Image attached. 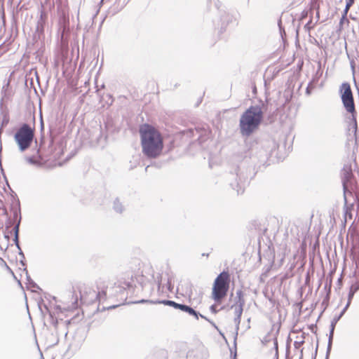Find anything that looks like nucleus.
Listing matches in <instances>:
<instances>
[{
  "instance_id": "45",
  "label": "nucleus",
  "mask_w": 359,
  "mask_h": 359,
  "mask_svg": "<svg viewBox=\"0 0 359 359\" xmlns=\"http://www.w3.org/2000/svg\"><path fill=\"white\" fill-rule=\"evenodd\" d=\"M117 306H118V305H112V306H108V307H107V308L103 307V308H102V310H106V309L109 310V309H115V308H116Z\"/></svg>"
},
{
  "instance_id": "30",
  "label": "nucleus",
  "mask_w": 359,
  "mask_h": 359,
  "mask_svg": "<svg viewBox=\"0 0 359 359\" xmlns=\"http://www.w3.org/2000/svg\"><path fill=\"white\" fill-rule=\"evenodd\" d=\"M185 286H186V290H185L186 295L188 296L189 298H191L193 295V292H192L193 285L190 282H187V283H185Z\"/></svg>"
},
{
  "instance_id": "33",
  "label": "nucleus",
  "mask_w": 359,
  "mask_h": 359,
  "mask_svg": "<svg viewBox=\"0 0 359 359\" xmlns=\"http://www.w3.org/2000/svg\"><path fill=\"white\" fill-rule=\"evenodd\" d=\"M279 332V329L276 331V335L273 338V348L275 349V353L278 352V339H277V335Z\"/></svg>"
},
{
  "instance_id": "59",
  "label": "nucleus",
  "mask_w": 359,
  "mask_h": 359,
  "mask_svg": "<svg viewBox=\"0 0 359 359\" xmlns=\"http://www.w3.org/2000/svg\"><path fill=\"white\" fill-rule=\"evenodd\" d=\"M68 334V331H66L65 333V335L67 336Z\"/></svg>"
},
{
  "instance_id": "27",
  "label": "nucleus",
  "mask_w": 359,
  "mask_h": 359,
  "mask_svg": "<svg viewBox=\"0 0 359 359\" xmlns=\"http://www.w3.org/2000/svg\"><path fill=\"white\" fill-rule=\"evenodd\" d=\"M24 271L26 273L27 284H29L33 288L40 289L39 285L31 278L26 268L24 269Z\"/></svg>"
},
{
  "instance_id": "57",
  "label": "nucleus",
  "mask_w": 359,
  "mask_h": 359,
  "mask_svg": "<svg viewBox=\"0 0 359 359\" xmlns=\"http://www.w3.org/2000/svg\"><path fill=\"white\" fill-rule=\"evenodd\" d=\"M39 309L41 310V311L42 312V313H44L43 309H42V306L39 305Z\"/></svg>"
},
{
  "instance_id": "52",
  "label": "nucleus",
  "mask_w": 359,
  "mask_h": 359,
  "mask_svg": "<svg viewBox=\"0 0 359 359\" xmlns=\"http://www.w3.org/2000/svg\"><path fill=\"white\" fill-rule=\"evenodd\" d=\"M318 345L317 344L316 348V351H315L314 359H316V354H317V351H318Z\"/></svg>"
},
{
  "instance_id": "28",
  "label": "nucleus",
  "mask_w": 359,
  "mask_h": 359,
  "mask_svg": "<svg viewBox=\"0 0 359 359\" xmlns=\"http://www.w3.org/2000/svg\"><path fill=\"white\" fill-rule=\"evenodd\" d=\"M271 332H271H269L261 340V342L263 345L266 346L268 343L273 340V337L271 336Z\"/></svg>"
},
{
  "instance_id": "12",
  "label": "nucleus",
  "mask_w": 359,
  "mask_h": 359,
  "mask_svg": "<svg viewBox=\"0 0 359 359\" xmlns=\"http://www.w3.org/2000/svg\"><path fill=\"white\" fill-rule=\"evenodd\" d=\"M43 308L45 309V311L46 313H48L49 315L50 323L54 327L55 334H56L55 339L54 341H51V344H50L49 346H55V345L57 344L59 342V338H58L57 335L59 334V330H60V327H61L62 324H63L64 326L67 327L68 325L70 324V320H67L63 321L61 319L60 322H59V320L56 318L54 317L53 313L49 310L48 307L46 304H43Z\"/></svg>"
},
{
  "instance_id": "10",
  "label": "nucleus",
  "mask_w": 359,
  "mask_h": 359,
  "mask_svg": "<svg viewBox=\"0 0 359 359\" xmlns=\"http://www.w3.org/2000/svg\"><path fill=\"white\" fill-rule=\"evenodd\" d=\"M107 291L102 290L101 291H95L93 289L89 288L83 293L80 292V300L83 304H91L97 301L100 303L102 300L106 299Z\"/></svg>"
},
{
  "instance_id": "23",
  "label": "nucleus",
  "mask_w": 359,
  "mask_h": 359,
  "mask_svg": "<svg viewBox=\"0 0 359 359\" xmlns=\"http://www.w3.org/2000/svg\"><path fill=\"white\" fill-rule=\"evenodd\" d=\"M152 279L154 280V284L157 285V293H159L161 287V282H162V275L161 273H158L156 277L154 275L152 276Z\"/></svg>"
},
{
  "instance_id": "5",
  "label": "nucleus",
  "mask_w": 359,
  "mask_h": 359,
  "mask_svg": "<svg viewBox=\"0 0 359 359\" xmlns=\"http://www.w3.org/2000/svg\"><path fill=\"white\" fill-rule=\"evenodd\" d=\"M292 97V93L290 90H285L284 92L276 91L272 97L266 98L264 102L260 103L264 107L265 112L268 114V119L270 123L273 121V116L276 111L285 106Z\"/></svg>"
},
{
  "instance_id": "3",
  "label": "nucleus",
  "mask_w": 359,
  "mask_h": 359,
  "mask_svg": "<svg viewBox=\"0 0 359 359\" xmlns=\"http://www.w3.org/2000/svg\"><path fill=\"white\" fill-rule=\"evenodd\" d=\"M140 135L143 154L150 158L160 156L163 148L161 133L152 126L144 124L140 128Z\"/></svg>"
},
{
  "instance_id": "11",
  "label": "nucleus",
  "mask_w": 359,
  "mask_h": 359,
  "mask_svg": "<svg viewBox=\"0 0 359 359\" xmlns=\"http://www.w3.org/2000/svg\"><path fill=\"white\" fill-rule=\"evenodd\" d=\"M182 138L188 140L189 139H194L190 140L189 144H194L197 142L199 145H201L207 139V132L202 128H189L187 130H182Z\"/></svg>"
},
{
  "instance_id": "25",
  "label": "nucleus",
  "mask_w": 359,
  "mask_h": 359,
  "mask_svg": "<svg viewBox=\"0 0 359 359\" xmlns=\"http://www.w3.org/2000/svg\"><path fill=\"white\" fill-rule=\"evenodd\" d=\"M348 308H346V306H344V308L342 309V311L340 312V313L338 316H336L332 320H331V325L335 326L337 323V322L341 319V318L344 315L345 312Z\"/></svg>"
},
{
  "instance_id": "58",
  "label": "nucleus",
  "mask_w": 359,
  "mask_h": 359,
  "mask_svg": "<svg viewBox=\"0 0 359 359\" xmlns=\"http://www.w3.org/2000/svg\"><path fill=\"white\" fill-rule=\"evenodd\" d=\"M109 98H111V104H112V102H113L112 97H111V95H109Z\"/></svg>"
},
{
  "instance_id": "24",
  "label": "nucleus",
  "mask_w": 359,
  "mask_h": 359,
  "mask_svg": "<svg viewBox=\"0 0 359 359\" xmlns=\"http://www.w3.org/2000/svg\"><path fill=\"white\" fill-rule=\"evenodd\" d=\"M1 116H2L1 124L2 127H6L10 121L9 114L8 111H2L1 113Z\"/></svg>"
},
{
  "instance_id": "16",
  "label": "nucleus",
  "mask_w": 359,
  "mask_h": 359,
  "mask_svg": "<svg viewBox=\"0 0 359 359\" xmlns=\"http://www.w3.org/2000/svg\"><path fill=\"white\" fill-rule=\"evenodd\" d=\"M243 296L244 294L242 290H238L236 291L234 304L231 306L232 309L236 306L243 308V306L245 304V299Z\"/></svg>"
},
{
  "instance_id": "61",
  "label": "nucleus",
  "mask_w": 359,
  "mask_h": 359,
  "mask_svg": "<svg viewBox=\"0 0 359 359\" xmlns=\"http://www.w3.org/2000/svg\"><path fill=\"white\" fill-rule=\"evenodd\" d=\"M118 11H114V12L113 13V15L116 14Z\"/></svg>"
},
{
  "instance_id": "26",
  "label": "nucleus",
  "mask_w": 359,
  "mask_h": 359,
  "mask_svg": "<svg viewBox=\"0 0 359 359\" xmlns=\"http://www.w3.org/2000/svg\"><path fill=\"white\" fill-rule=\"evenodd\" d=\"M322 74L323 71L321 69V65L319 63L316 73L313 77L312 81L311 82H312V83L315 85V83H316L318 81L320 77L322 76Z\"/></svg>"
},
{
  "instance_id": "40",
  "label": "nucleus",
  "mask_w": 359,
  "mask_h": 359,
  "mask_svg": "<svg viewBox=\"0 0 359 359\" xmlns=\"http://www.w3.org/2000/svg\"><path fill=\"white\" fill-rule=\"evenodd\" d=\"M311 20H310L305 25H304V29L307 32H309L311 30V29L312 28V27L311 26Z\"/></svg>"
},
{
  "instance_id": "56",
  "label": "nucleus",
  "mask_w": 359,
  "mask_h": 359,
  "mask_svg": "<svg viewBox=\"0 0 359 359\" xmlns=\"http://www.w3.org/2000/svg\"><path fill=\"white\" fill-rule=\"evenodd\" d=\"M55 309H58V310H60V311H61V307H60V306H55Z\"/></svg>"
},
{
  "instance_id": "13",
  "label": "nucleus",
  "mask_w": 359,
  "mask_h": 359,
  "mask_svg": "<svg viewBox=\"0 0 359 359\" xmlns=\"http://www.w3.org/2000/svg\"><path fill=\"white\" fill-rule=\"evenodd\" d=\"M133 287L132 281H124L123 283H115L114 285L109 288V293L110 295L118 297L123 294L127 288Z\"/></svg>"
},
{
  "instance_id": "9",
  "label": "nucleus",
  "mask_w": 359,
  "mask_h": 359,
  "mask_svg": "<svg viewBox=\"0 0 359 359\" xmlns=\"http://www.w3.org/2000/svg\"><path fill=\"white\" fill-rule=\"evenodd\" d=\"M236 19L232 13L226 10H219L218 18L213 21L215 30L218 35L227 31L228 27L233 24Z\"/></svg>"
},
{
  "instance_id": "19",
  "label": "nucleus",
  "mask_w": 359,
  "mask_h": 359,
  "mask_svg": "<svg viewBox=\"0 0 359 359\" xmlns=\"http://www.w3.org/2000/svg\"><path fill=\"white\" fill-rule=\"evenodd\" d=\"M12 211L13 213V219L15 221V223L17 221H20V222H21L22 216L19 200L17 201L15 205L12 207Z\"/></svg>"
},
{
  "instance_id": "62",
  "label": "nucleus",
  "mask_w": 359,
  "mask_h": 359,
  "mask_svg": "<svg viewBox=\"0 0 359 359\" xmlns=\"http://www.w3.org/2000/svg\"><path fill=\"white\" fill-rule=\"evenodd\" d=\"M203 256H208V254H203Z\"/></svg>"
},
{
  "instance_id": "63",
  "label": "nucleus",
  "mask_w": 359,
  "mask_h": 359,
  "mask_svg": "<svg viewBox=\"0 0 359 359\" xmlns=\"http://www.w3.org/2000/svg\"><path fill=\"white\" fill-rule=\"evenodd\" d=\"M203 256H208V254H203Z\"/></svg>"
},
{
  "instance_id": "38",
  "label": "nucleus",
  "mask_w": 359,
  "mask_h": 359,
  "mask_svg": "<svg viewBox=\"0 0 359 359\" xmlns=\"http://www.w3.org/2000/svg\"><path fill=\"white\" fill-rule=\"evenodd\" d=\"M304 341L303 340H302V341H295L294 342V348H295L296 349H299V348L301 347V346L304 344Z\"/></svg>"
},
{
  "instance_id": "37",
  "label": "nucleus",
  "mask_w": 359,
  "mask_h": 359,
  "mask_svg": "<svg viewBox=\"0 0 359 359\" xmlns=\"http://www.w3.org/2000/svg\"><path fill=\"white\" fill-rule=\"evenodd\" d=\"M241 317H240V316H235V318H234V323L236 324L237 330H238V327H239V325L241 323Z\"/></svg>"
},
{
  "instance_id": "46",
  "label": "nucleus",
  "mask_w": 359,
  "mask_h": 359,
  "mask_svg": "<svg viewBox=\"0 0 359 359\" xmlns=\"http://www.w3.org/2000/svg\"><path fill=\"white\" fill-rule=\"evenodd\" d=\"M151 287H154V285L151 283H149V285H147V284L142 285V288H143L144 290H145L147 287L150 288Z\"/></svg>"
},
{
  "instance_id": "60",
  "label": "nucleus",
  "mask_w": 359,
  "mask_h": 359,
  "mask_svg": "<svg viewBox=\"0 0 359 359\" xmlns=\"http://www.w3.org/2000/svg\"><path fill=\"white\" fill-rule=\"evenodd\" d=\"M302 352H303V350L302 349L301 353H302ZM302 355H301L300 359H302Z\"/></svg>"
},
{
  "instance_id": "1",
  "label": "nucleus",
  "mask_w": 359,
  "mask_h": 359,
  "mask_svg": "<svg viewBox=\"0 0 359 359\" xmlns=\"http://www.w3.org/2000/svg\"><path fill=\"white\" fill-rule=\"evenodd\" d=\"M275 147V142L267 139L245 142L233 148L228 160L231 167L229 180L238 195L244 192L246 182L255 176L257 170L269 165Z\"/></svg>"
},
{
  "instance_id": "8",
  "label": "nucleus",
  "mask_w": 359,
  "mask_h": 359,
  "mask_svg": "<svg viewBox=\"0 0 359 359\" xmlns=\"http://www.w3.org/2000/svg\"><path fill=\"white\" fill-rule=\"evenodd\" d=\"M34 137V128H32L27 123H23L14 135V139L21 151H24L30 147Z\"/></svg>"
},
{
  "instance_id": "48",
  "label": "nucleus",
  "mask_w": 359,
  "mask_h": 359,
  "mask_svg": "<svg viewBox=\"0 0 359 359\" xmlns=\"http://www.w3.org/2000/svg\"><path fill=\"white\" fill-rule=\"evenodd\" d=\"M231 353H232V351L231 350ZM236 355H236V351H235L233 355H231L232 359H236Z\"/></svg>"
},
{
  "instance_id": "53",
  "label": "nucleus",
  "mask_w": 359,
  "mask_h": 359,
  "mask_svg": "<svg viewBox=\"0 0 359 359\" xmlns=\"http://www.w3.org/2000/svg\"><path fill=\"white\" fill-rule=\"evenodd\" d=\"M41 129L43 130V121L41 120Z\"/></svg>"
},
{
  "instance_id": "18",
  "label": "nucleus",
  "mask_w": 359,
  "mask_h": 359,
  "mask_svg": "<svg viewBox=\"0 0 359 359\" xmlns=\"http://www.w3.org/2000/svg\"><path fill=\"white\" fill-rule=\"evenodd\" d=\"M180 310L187 313L190 316H194L196 320L198 319V315H200V313L194 309L190 306L182 304Z\"/></svg>"
},
{
  "instance_id": "31",
  "label": "nucleus",
  "mask_w": 359,
  "mask_h": 359,
  "mask_svg": "<svg viewBox=\"0 0 359 359\" xmlns=\"http://www.w3.org/2000/svg\"><path fill=\"white\" fill-rule=\"evenodd\" d=\"M9 84H10V83H9V81H8L6 85H4L2 88L1 94H2V97H4V99L8 98L10 96V94L8 92V88L9 86Z\"/></svg>"
},
{
  "instance_id": "6",
  "label": "nucleus",
  "mask_w": 359,
  "mask_h": 359,
  "mask_svg": "<svg viewBox=\"0 0 359 359\" xmlns=\"http://www.w3.org/2000/svg\"><path fill=\"white\" fill-rule=\"evenodd\" d=\"M339 93L344 107L347 112L351 114V123L350 125L355 133L357 130L356 111L351 85L347 82L343 83L340 86Z\"/></svg>"
},
{
  "instance_id": "42",
  "label": "nucleus",
  "mask_w": 359,
  "mask_h": 359,
  "mask_svg": "<svg viewBox=\"0 0 359 359\" xmlns=\"http://www.w3.org/2000/svg\"><path fill=\"white\" fill-rule=\"evenodd\" d=\"M199 317H201V318H204L205 320H206L207 321H208L211 325H212L214 327H216L215 324L212 321H211V320H210L208 318H207L205 316H204L203 315H202V314H201V313H200V315H198V318H199Z\"/></svg>"
},
{
  "instance_id": "43",
  "label": "nucleus",
  "mask_w": 359,
  "mask_h": 359,
  "mask_svg": "<svg viewBox=\"0 0 359 359\" xmlns=\"http://www.w3.org/2000/svg\"><path fill=\"white\" fill-rule=\"evenodd\" d=\"M210 309L213 313H216L217 312V306L215 305H212L210 307Z\"/></svg>"
},
{
  "instance_id": "7",
  "label": "nucleus",
  "mask_w": 359,
  "mask_h": 359,
  "mask_svg": "<svg viewBox=\"0 0 359 359\" xmlns=\"http://www.w3.org/2000/svg\"><path fill=\"white\" fill-rule=\"evenodd\" d=\"M230 283L229 272L222 271L215 278L212 292V297L216 303H221L226 296Z\"/></svg>"
},
{
  "instance_id": "44",
  "label": "nucleus",
  "mask_w": 359,
  "mask_h": 359,
  "mask_svg": "<svg viewBox=\"0 0 359 359\" xmlns=\"http://www.w3.org/2000/svg\"><path fill=\"white\" fill-rule=\"evenodd\" d=\"M350 9H346V8L345 7L344 11H343V13H342V15H343V18H346V16H347V14H348V12Z\"/></svg>"
},
{
  "instance_id": "35",
  "label": "nucleus",
  "mask_w": 359,
  "mask_h": 359,
  "mask_svg": "<svg viewBox=\"0 0 359 359\" xmlns=\"http://www.w3.org/2000/svg\"><path fill=\"white\" fill-rule=\"evenodd\" d=\"M355 0H346V9H350L351 7L353 5Z\"/></svg>"
},
{
  "instance_id": "51",
  "label": "nucleus",
  "mask_w": 359,
  "mask_h": 359,
  "mask_svg": "<svg viewBox=\"0 0 359 359\" xmlns=\"http://www.w3.org/2000/svg\"><path fill=\"white\" fill-rule=\"evenodd\" d=\"M273 359H278V352L275 353Z\"/></svg>"
},
{
  "instance_id": "50",
  "label": "nucleus",
  "mask_w": 359,
  "mask_h": 359,
  "mask_svg": "<svg viewBox=\"0 0 359 359\" xmlns=\"http://www.w3.org/2000/svg\"><path fill=\"white\" fill-rule=\"evenodd\" d=\"M104 1V0H101V1H100V3H99V4H98V6H99V7H100V8L103 5Z\"/></svg>"
},
{
  "instance_id": "2",
  "label": "nucleus",
  "mask_w": 359,
  "mask_h": 359,
  "mask_svg": "<svg viewBox=\"0 0 359 359\" xmlns=\"http://www.w3.org/2000/svg\"><path fill=\"white\" fill-rule=\"evenodd\" d=\"M344 189V217L352 218L351 210L357 203V212H359V184L353 173L351 165L346 164L341 171Z\"/></svg>"
},
{
  "instance_id": "29",
  "label": "nucleus",
  "mask_w": 359,
  "mask_h": 359,
  "mask_svg": "<svg viewBox=\"0 0 359 359\" xmlns=\"http://www.w3.org/2000/svg\"><path fill=\"white\" fill-rule=\"evenodd\" d=\"M18 249V255L20 257V264L22 265V266H24L26 268V262H25V257L24 255V252H22L20 246L19 245V248H17Z\"/></svg>"
},
{
  "instance_id": "17",
  "label": "nucleus",
  "mask_w": 359,
  "mask_h": 359,
  "mask_svg": "<svg viewBox=\"0 0 359 359\" xmlns=\"http://www.w3.org/2000/svg\"><path fill=\"white\" fill-rule=\"evenodd\" d=\"M334 329H335V326L330 325V332H329V336H328V342H327V351H326V354H325V359H329V358H330V352L332 350Z\"/></svg>"
},
{
  "instance_id": "34",
  "label": "nucleus",
  "mask_w": 359,
  "mask_h": 359,
  "mask_svg": "<svg viewBox=\"0 0 359 359\" xmlns=\"http://www.w3.org/2000/svg\"><path fill=\"white\" fill-rule=\"evenodd\" d=\"M233 308H234L235 316H240V317H241L243 311V308L238 307V306L233 307Z\"/></svg>"
},
{
  "instance_id": "47",
  "label": "nucleus",
  "mask_w": 359,
  "mask_h": 359,
  "mask_svg": "<svg viewBox=\"0 0 359 359\" xmlns=\"http://www.w3.org/2000/svg\"><path fill=\"white\" fill-rule=\"evenodd\" d=\"M77 302H78V297H76L74 302L73 303V304H74L73 307H76L77 306Z\"/></svg>"
},
{
  "instance_id": "4",
  "label": "nucleus",
  "mask_w": 359,
  "mask_h": 359,
  "mask_svg": "<svg viewBox=\"0 0 359 359\" xmlns=\"http://www.w3.org/2000/svg\"><path fill=\"white\" fill-rule=\"evenodd\" d=\"M264 114H266L261 104L252 105L241 116L239 121L240 133L243 137H250L261 124Z\"/></svg>"
},
{
  "instance_id": "39",
  "label": "nucleus",
  "mask_w": 359,
  "mask_h": 359,
  "mask_svg": "<svg viewBox=\"0 0 359 359\" xmlns=\"http://www.w3.org/2000/svg\"><path fill=\"white\" fill-rule=\"evenodd\" d=\"M167 287H168V290L170 291V292H172V290H173V285H172L171 283V280L170 278H168V281H167Z\"/></svg>"
},
{
  "instance_id": "41",
  "label": "nucleus",
  "mask_w": 359,
  "mask_h": 359,
  "mask_svg": "<svg viewBox=\"0 0 359 359\" xmlns=\"http://www.w3.org/2000/svg\"><path fill=\"white\" fill-rule=\"evenodd\" d=\"M314 88V84H313L312 82H309L308 87L306 88V93L310 94L311 93L310 88Z\"/></svg>"
},
{
  "instance_id": "32",
  "label": "nucleus",
  "mask_w": 359,
  "mask_h": 359,
  "mask_svg": "<svg viewBox=\"0 0 359 359\" xmlns=\"http://www.w3.org/2000/svg\"><path fill=\"white\" fill-rule=\"evenodd\" d=\"M330 292H331V283H330L328 292H327L326 296L322 302V304L325 305V307L328 305V302H329L330 297Z\"/></svg>"
},
{
  "instance_id": "21",
  "label": "nucleus",
  "mask_w": 359,
  "mask_h": 359,
  "mask_svg": "<svg viewBox=\"0 0 359 359\" xmlns=\"http://www.w3.org/2000/svg\"><path fill=\"white\" fill-rule=\"evenodd\" d=\"M20 226V221H17V222L15 223V224L13 229V236H14L13 241H14V243H15L16 248H19V245H20V243H19Z\"/></svg>"
},
{
  "instance_id": "55",
  "label": "nucleus",
  "mask_w": 359,
  "mask_h": 359,
  "mask_svg": "<svg viewBox=\"0 0 359 359\" xmlns=\"http://www.w3.org/2000/svg\"><path fill=\"white\" fill-rule=\"evenodd\" d=\"M329 287H330V285L328 286V285H327V284H326V285H325V287H324V289H325V290H327V289L328 290V289H329Z\"/></svg>"
},
{
  "instance_id": "36",
  "label": "nucleus",
  "mask_w": 359,
  "mask_h": 359,
  "mask_svg": "<svg viewBox=\"0 0 359 359\" xmlns=\"http://www.w3.org/2000/svg\"><path fill=\"white\" fill-rule=\"evenodd\" d=\"M4 97H1V99L0 100V111H1V113H2V111H7L6 107H4Z\"/></svg>"
},
{
  "instance_id": "49",
  "label": "nucleus",
  "mask_w": 359,
  "mask_h": 359,
  "mask_svg": "<svg viewBox=\"0 0 359 359\" xmlns=\"http://www.w3.org/2000/svg\"><path fill=\"white\" fill-rule=\"evenodd\" d=\"M346 20V21H348L347 18H343V15H342V16H341V20H340V24H342V23H343V22H344V20Z\"/></svg>"
},
{
  "instance_id": "15",
  "label": "nucleus",
  "mask_w": 359,
  "mask_h": 359,
  "mask_svg": "<svg viewBox=\"0 0 359 359\" xmlns=\"http://www.w3.org/2000/svg\"><path fill=\"white\" fill-rule=\"evenodd\" d=\"M44 15V13L41 12L40 18L36 22V30L33 36L34 40H36L37 39H40L41 35L43 34L44 25L46 22Z\"/></svg>"
},
{
  "instance_id": "20",
  "label": "nucleus",
  "mask_w": 359,
  "mask_h": 359,
  "mask_svg": "<svg viewBox=\"0 0 359 359\" xmlns=\"http://www.w3.org/2000/svg\"><path fill=\"white\" fill-rule=\"evenodd\" d=\"M113 210L117 213H122L125 210V207L123 205V203L121 202L118 198H116L113 201L112 205Z\"/></svg>"
},
{
  "instance_id": "14",
  "label": "nucleus",
  "mask_w": 359,
  "mask_h": 359,
  "mask_svg": "<svg viewBox=\"0 0 359 359\" xmlns=\"http://www.w3.org/2000/svg\"><path fill=\"white\" fill-rule=\"evenodd\" d=\"M137 302L138 303L149 302V303L153 304H164L166 306H172V307L175 308V309H180L181 304H182L177 303L172 300H167V299L160 300L158 299H149V300L141 299Z\"/></svg>"
},
{
  "instance_id": "54",
  "label": "nucleus",
  "mask_w": 359,
  "mask_h": 359,
  "mask_svg": "<svg viewBox=\"0 0 359 359\" xmlns=\"http://www.w3.org/2000/svg\"><path fill=\"white\" fill-rule=\"evenodd\" d=\"M280 24H281V20H278V26L280 27V29L281 30V26H280Z\"/></svg>"
},
{
  "instance_id": "22",
  "label": "nucleus",
  "mask_w": 359,
  "mask_h": 359,
  "mask_svg": "<svg viewBox=\"0 0 359 359\" xmlns=\"http://www.w3.org/2000/svg\"><path fill=\"white\" fill-rule=\"evenodd\" d=\"M38 159L34 156H30L27 158V161L29 163L32 165H41L42 164L41 161H43V158L39 154V150H37L36 151Z\"/></svg>"
}]
</instances>
